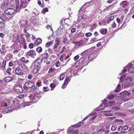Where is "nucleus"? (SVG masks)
<instances>
[{"label":"nucleus","instance_id":"nucleus-1","mask_svg":"<svg viewBox=\"0 0 134 134\" xmlns=\"http://www.w3.org/2000/svg\"><path fill=\"white\" fill-rule=\"evenodd\" d=\"M15 11L16 12L19 11L21 8H24L27 6V3L26 0H20V3L19 6V0H15Z\"/></svg>","mask_w":134,"mask_h":134},{"label":"nucleus","instance_id":"nucleus-2","mask_svg":"<svg viewBox=\"0 0 134 134\" xmlns=\"http://www.w3.org/2000/svg\"><path fill=\"white\" fill-rule=\"evenodd\" d=\"M41 64V63L39 62V60H37L34 63L32 64L30 68L32 69H33V74H35L40 70Z\"/></svg>","mask_w":134,"mask_h":134},{"label":"nucleus","instance_id":"nucleus-3","mask_svg":"<svg viewBox=\"0 0 134 134\" xmlns=\"http://www.w3.org/2000/svg\"><path fill=\"white\" fill-rule=\"evenodd\" d=\"M123 83L126 85H123L122 87H127L131 85L132 82V79L130 77H128L123 81Z\"/></svg>","mask_w":134,"mask_h":134},{"label":"nucleus","instance_id":"nucleus-4","mask_svg":"<svg viewBox=\"0 0 134 134\" xmlns=\"http://www.w3.org/2000/svg\"><path fill=\"white\" fill-rule=\"evenodd\" d=\"M35 85V83L32 81H29L26 82L23 88L25 90H27Z\"/></svg>","mask_w":134,"mask_h":134},{"label":"nucleus","instance_id":"nucleus-5","mask_svg":"<svg viewBox=\"0 0 134 134\" xmlns=\"http://www.w3.org/2000/svg\"><path fill=\"white\" fill-rule=\"evenodd\" d=\"M131 66L132 64H130L129 65V66L126 67L123 70V73L127 71V69L128 71L130 73L132 74L134 72V68L131 67Z\"/></svg>","mask_w":134,"mask_h":134},{"label":"nucleus","instance_id":"nucleus-6","mask_svg":"<svg viewBox=\"0 0 134 134\" xmlns=\"http://www.w3.org/2000/svg\"><path fill=\"white\" fill-rule=\"evenodd\" d=\"M9 5L8 0H4L1 5L2 8L3 9H4L8 8Z\"/></svg>","mask_w":134,"mask_h":134},{"label":"nucleus","instance_id":"nucleus-7","mask_svg":"<svg viewBox=\"0 0 134 134\" xmlns=\"http://www.w3.org/2000/svg\"><path fill=\"white\" fill-rule=\"evenodd\" d=\"M14 12V9L12 8L7 9L4 11L5 14L10 15L13 14Z\"/></svg>","mask_w":134,"mask_h":134},{"label":"nucleus","instance_id":"nucleus-8","mask_svg":"<svg viewBox=\"0 0 134 134\" xmlns=\"http://www.w3.org/2000/svg\"><path fill=\"white\" fill-rule=\"evenodd\" d=\"M15 73L16 74L18 75H21L23 74V70L19 66H18L16 68Z\"/></svg>","mask_w":134,"mask_h":134},{"label":"nucleus","instance_id":"nucleus-9","mask_svg":"<svg viewBox=\"0 0 134 134\" xmlns=\"http://www.w3.org/2000/svg\"><path fill=\"white\" fill-rule=\"evenodd\" d=\"M14 89V91L18 92L21 93L23 91V89L22 87L20 85L15 86Z\"/></svg>","mask_w":134,"mask_h":134},{"label":"nucleus","instance_id":"nucleus-10","mask_svg":"<svg viewBox=\"0 0 134 134\" xmlns=\"http://www.w3.org/2000/svg\"><path fill=\"white\" fill-rule=\"evenodd\" d=\"M36 52L35 51L31 50L27 53V56H30L31 57L34 58L36 55Z\"/></svg>","mask_w":134,"mask_h":134},{"label":"nucleus","instance_id":"nucleus-11","mask_svg":"<svg viewBox=\"0 0 134 134\" xmlns=\"http://www.w3.org/2000/svg\"><path fill=\"white\" fill-rule=\"evenodd\" d=\"M13 107H9L8 108H6L3 110L2 112L4 114L8 113L9 112H11V111L13 110Z\"/></svg>","mask_w":134,"mask_h":134},{"label":"nucleus","instance_id":"nucleus-12","mask_svg":"<svg viewBox=\"0 0 134 134\" xmlns=\"http://www.w3.org/2000/svg\"><path fill=\"white\" fill-rule=\"evenodd\" d=\"M20 27H25L26 25L27 21L26 20H22L19 22Z\"/></svg>","mask_w":134,"mask_h":134},{"label":"nucleus","instance_id":"nucleus-13","mask_svg":"<svg viewBox=\"0 0 134 134\" xmlns=\"http://www.w3.org/2000/svg\"><path fill=\"white\" fill-rule=\"evenodd\" d=\"M5 46L3 44L1 46V48L0 51L2 54H4V53H6L7 50L5 48Z\"/></svg>","mask_w":134,"mask_h":134},{"label":"nucleus","instance_id":"nucleus-14","mask_svg":"<svg viewBox=\"0 0 134 134\" xmlns=\"http://www.w3.org/2000/svg\"><path fill=\"white\" fill-rule=\"evenodd\" d=\"M55 43L53 47L54 50L55 49L57 48L58 46L59 45L60 42V40L56 38L55 41Z\"/></svg>","mask_w":134,"mask_h":134},{"label":"nucleus","instance_id":"nucleus-15","mask_svg":"<svg viewBox=\"0 0 134 134\" xmlns=\"http://www.w3.org/2000/svg\"><path fill=\"white\" fill-rule=\"evenodd\" d=\"M0 17L3 19V20H9L10 19V18L7 17L6 16L5 14L3 13H2L0 14Z\"/></svg>","mask_w":134,"mask_h":134},{"label":"nucleus","instance_id":"nucleus-16","mask_svg":"<svg viewBox=\"0 0 134 134\" xmlns=\"http://www.w3.org/2000/svg\"><path fill=\"white\" fill-rule=\"evenodd\" d=\"M121 96L125 97L126 96H128L130 94V93L126 91H124L120 93Z\"/></svg>","mask_w":134,"mask_h":134},{"label":"nucleus","instance_id":"nucleus-17","mask_svg":"<svg viewBox=\"0 0 134 134\" xmlns=\"http://www.w3.org/2000/svg\"><path fill=\"white\" fill-rule=\"evenodd\" d=\"M48 54L47 52V50H46L45 53L43 54H41L42 56L43 57V59H47L48 58Z\"/></svg>","mask_w":134,"mask_h":134},{"label":"nucleus","instance_id":"nucleus-18","mask_svg":"<svg viewBox=\"0 0 134 134\" xmlns=\"http://www.w3.org/2000/svg\"><path fill=\"white\" fill-rule=\"evenodd\" d=\"M2 104L5 107L8 106L9 105V101L8 100H6L5 102L3 101L2 102Z\"/></svg>","mask_w":134,"mask_h":134},{"label":"nucleus","instance_id":"nucleus-19","mask_svg":"<svg viewBox=\"0 0 134 134\" xmlns=\"http://www.w3.org/2000/svg\"><path fill=\"white\" fill-rule=\"evenodd\" d=\"M105 113H104V115L106 116H112L113 115L112 113H111V110L104 111Z\"/></svg>","mask_w":134,"mask_h":134},{"label":"nucleus","instance_id":"nucleus-20","mask_svg":"<svg viewBox=\"0 0 134 134\" xmlns=\"http://www.w3.org/2000/svg\"><path fill=\"white\" fill-rule=\"evenodd\" d=\"M12 80V77L8 76L4 78V81L6 82H8Z\"/></svg>","mask_w":134,"mask_h":134},{"label":"nucleus","instance_id":"nucleus-21","mask_svg":"<svg viewBox=\"0 0 134 134\" xmlns=\"http://www.w3.org/2000/svg\"><path fill=\"white\" fill-rule=\"evenodd\" d=\"M114 18V16H112L110 17H109L108 18L107 20V23L108 24H109L110 22L113 21Z\"/></svg>","mask_w":134,"mask_h":134},{"label":"nucleus","instance_id":"nucleus-22","mask_svg":"<svg viewBox=\"0 0 134 134\" xmlns=\"http://www.w3.org/2000/svg\"><path fill=\"white\" fill-rule=\"evenodd\" d=\"M21 61L23 63L27 64L29 62V60L27 59L24 57H23L21 59Z\"/></svg>","mask_w":134,"mask_h":134},{"label":"nucleus","instance_id":"nucleus-23","mask_svg":"<svg viewBox=\"0 0 134 134\" xmlns=\"http://www.w3.org/2000/svg\"><path fill=\"white\" fill-rule=\"evenodd\" d=\"M7 61L3 60V61L2 64H1V68L3 70L5 69Z\"/></svg>","mask_w":134,"mask_h":134},{"label":"nucleus","instance_id":"nucleus-24","mask_svg":"<svg viewBox=\"0 0 134 134\" xmlns=\"http://www.w3.org/2000/svg\"><path fill=\"white\" fill-rule=\"evenodd\" d=\"M100 32L102 34H105L107 32V30L106 29H100Z\"/></svg>","mask_w":134,"mask_h":134},{"label":"nucleus","instance_id":"nucleus-25","mask_svg":"<svg viewBox=\"0 0 134 134\" xmlns=\"http://www.w3.org/2000/svg\"><path fill=\"white\" fill-rule=\"evenodd\" d=\"M53 43V41H51L47 42L45 44V47L48 48Z\"/></svg>","mask_w":134,"mask_h":134},{"label":"nucleus","instance_id":"nucleus-26","mask_svg":"<svg viewBox=\"0 0 134 134\" xmlns=\"http://www.w3.org/2000/svg\"><path fill=\"white\" fill-rule=\"evenodd\" d=\"M42 40L40 38H37L36 41H35V43L36 44H40L41 43Z\"/></svg>","mask_w":134,"mask_h":134},{"label":"nucleus","instance_id":"nucleus-27","mask_svg":"<svg viewBox=\"0 0 134 134\" xmlns=\"http://www.w3.org/2000/svg\"><path fill=\"white\" fill-rule=\"evenodd\" d=\"M120 5L124 8H125L126 5V3L125 1H123L120 4Z\"/></svg>","mask_w":134,"mask_h":134},{"label":"nucleus","instance_id":"nucleus-28","mask_svg":"<svg viewBox=\"0 0 134 134\" xmlns=\"http://www.w3.org/2000/svg\"><path fill=\"white\" fill-rule=\"evenodd\" d=\"M117 126L115 124H114L111 127V130L112 131H115L116 129Z\"/></svg>","mask_w":134,"mask_h":134},{"label":"nucleus","instance_id":"nucleus-29","mask_svg":"<svg viewBox=\"0 0 134 134\" xmlns=\"http://www.w3.org/2000/svg\"><path fill=\"white\" fill-rule=\"evenodd\" d=\"M22 68L23 70L25 72H27L29 70V68L25 66L22 67Z\"/></svg>","mask_w":134,"mask_h":134},{"label":"nucleus","instance_id":"nucleus-30","mask_svg":"<svg viewBox=\"0 0 134 134\" xmlns=\"http://www.w3.org/2000/svg\"><path fill=\"white\" fill-rule=\"evenodd\" d=\"M4 20L0 17V27H1L4 26L3 24Z\"/></svg>","mask_w":134,"mask_h":134},{"label":"nucleus","instance_id":"nucleus-31","mask_svg":"<svg viewBox=\"0 0 134 134\" xmlns=\"http://www.w3.org/2000/svg\"><path fill=\"white\" fill-rule=\"evenodd\" d=\"M120 108L119 107H116L115 106L113 107L111 109V110L113 111V110H114V111H117Z\"/></svg>","mask_w":134,"mask_h":134},{"label":"nucleus","instance_id":"nucleus-32","mask_svg":"<svg viewBox=\"0 0 134 134\" xmlns=\"http://www.w3.org/2000/svg\"><path fill=\"white\" fill-rule=\"evenodd\" d=\"M12 70V69L11 68H9L5 70L6 72L8 74H11V72Z\"/></svg>","mask_w":134,"mask_h":134},{"label":"nucleus","instance_id":"nucleus-33","mask_svg":"<svg viewBox=\"0 0 134 134\" xmlns=\"http://www.w3.org/2000/svg\"><path fill=\"white\" fill-rule=\"evenodd\" d=\"M36 51L38 52H41L42 51V49L41 47H38L36 48Z\"/></svg>","mask_w":134,"mask_h":134},{"label":"nucleus","instance_id":"nucleus-34","mask_svg":"<svg viewBox=\"0 0 134 134\" xmlns=\"http://www.w3.org/2000/svg\"><path fill=\"white\" fill-rule=\"evenodd\" d=\"M93 115V114H90V115L87 116L83 120V121L81 122H80V123H83V121H84L87 119L90 116H92Z\"/></svg>","mask_w":134,"mask_h":134},{"label":"nucleus","instance_id":"nucleus-35","mask_svg":"<svg viewBox=\"0 0 134 134\" xmlns=\"http://www.w3.org/2000/svg\"><path fill=\"white\" fill-rule=\"evenodd\" d=\"M42 82L40 80H38L36 83V85L38 87H40L41 86Z\"/></svg>","mask_w":134,"mask_h":134},{"label":"nucleus","instance_id":"nucleus-36","mask_svg":"<svg viewBox=\"0 0 134 134\" xmlns=\"http://www.w3.org/2000/svg\"><path fill=\"white\" fill-rule=\"evenodd\" d=\"M115 102L114 101H110L108 103V105H109L112 106L114 105Z\"/></svg>","mask_w":134,"mask_h":134},{"label":"nucleus","instance_id":"nucleus-37","mask_svg":"<svg viewBox=\"0 0 134 134\" xmlns=\"http://www.w3.org/2000/svg\"><path fill=\"white\" fill-rule=\"evenodd\" d=\"M126 74H125L121 76L120 79V82H121L124 80L123 78L126 76Z\"/></svg>","mask_w":134,"mask_h":134},{"label":"nucleus","instance_id":"nucleus-38","mask_svg":"<svg viewBox=\"0 0 134 134\" xmlns=\"http://www.w3.org/2000/svg\"><path fill=\"white\" fill-rule=\"evenodd\" d=\"M65 75L64 74H61L60 75V80H63L64 78H65Z\"/></svg>","mask_w":134,"mask_h":134},{"label":"nucleus","instance_id":"nucleus-39","mask_svg":"<svg viewBox=\"0 0 134 134\" xmlns=\"http://www.w3.org/2000/svg\"><path fill=\"white\" fill-rule=\"evenodd\" d=\"M121 88V86L119 84L117 87V89L116 90H115V91L116 92H119V91L120 90Z\"/></svg>","mask_w":134,"mask_h":134},{"label":"nucleus","instance_id":"nucleus-40","mask_svg":"<svg viewBox=\"0 0 134 134\" xmlns=\"http://www.w3.org/2000/svg\"><path fill=\"white\" fill-rule=\"evenodd\" d=\"M97 41L96 38H92L90 41V42L91 43H93Z\"/></svg>","mask_w":134,"mask_h":134},{"label":"nucleus","instance_id":"nucleus-41","mask_svg":"<svg viewBox=\"0 0 134 134\" xmlns=\"http://www.w3.org/2000/svg\"><path fill=\"white\" fill-rule=\"evenodd\" d=\"M68 130L69 132L71 133L73 130V129L72 127H71L68 128Z\"/></svg>","mask_w":134,"mask_h":134},{"label":"nucleus","instance_id":"nucleus-42","mask_svg":"<svg viewBox=\"0 0 134 134\" xmlns=\"http://www.w3.org/2000/svg\"><path fill=\"white\" fill-rule=\"evenodd\" d=\"M104 130L102 129L99 130L97 132L98 134H102V133L104 132Z\"/></svg>","mask_w":134,"mask_h":134},{"label":"nucleus","instance_id":"nucleus-43","mask_svg":"<svg viewBox=\"0 0 134 134\" xmlns=\"http://www.w3.org/2000/svg\"><path fill=\"white\" fill-rule=\"evenodd\" d=\"M107 7H108V9L109 10H111L112 9V8H113V5L111 4Z\"/></svg>","mask_w":134,"mask_h":134},{"label":"nucleus","instance_id":"nucleus-44","mask_svg":"<svg viewBox=\"0 0 134 134\" xmlns=\"http://www.w3.org/2000/svg\"><path fill=\"white\" fill-rule=\"evenodd\" d=\"M88 53V50H85L81 53V55L82 56H83L85 54L87 53Z\"/></svg>","mask_w":134,"mask_h":134},{"label":"nucleus","instance_id":"nucleus-45","mask_svg":"<svg viewBox=\"0 0 134 134\" xmlns=\"http://www.w3.org/2000/svg\"><path fill=\"white\" fill-rule=\"evenodd\" d=\"M68 84V83L66 82L65 83V82H64V83L62 85V88H65Z\"/></svg>","mask_w":134,"mask_h":134},{"label":"nucleus","instance_id":"nucleus-46","mask_svg":"<svg viewBox=\"0 0 134 134\" xmlns=\"http://www.w3.org/2000/svg\"><path fill=\"white\" fill-rule=\"evenodd\" d=\"M34 47V44L33 43H30L29 45V47L31 49L33 48Z\"/></svg>","mask_w":134,"mask_h":134},{"label":"nucleus","instance_id":"nucleus-47","mask_svg":"<svg viewBox=\"0 0 134 134\" xmlns=\"http://www.w3.org/2000/svg\"><path fill=\"white\" fill-rule=\"evenodd\" d=\"M92 35V33L90 32H88V33H86L85 34L86 36L87 37H89L91 36Z\"/></svg>","mask_w":134,"mask_h":134},{"label":"nucleus","instance_id":"nucleus-48","mask_svg":"<svg viewBox=\"0 0 134 134\" xmlns=\"http://www.w3.org/2000/svg\"><path fill=\"white\" fill-rule=\"evenodd\" d=\"M31 89L33 90H35L37 88V86L34 85L33 86L31 87Z\"/></svg>","mask_w":134,"mask_h":134},{"label":"nucleus","instance_id":"nucleus-49","mask_svg":"<svg viewBox=\"0 0 134 134\" xmlns=\"http://www.w3.org/2000/svg\"><path fill=\"white\" fill-rule=\"evenodd\" d=\"M33 77V76L32 74H29L27 75V78L29 79H31Z\"/></svg>","mask_w":134,"mask_h":134},{"label":"nucleus","instance_id":"nucleus-50","mask_svg":"<svg viewBox=\"0 0 134 134\" xmlns=\"http://www.w3.org/2000/svg\"><path fill=\"white\" fill-rule=\"evenodd\" d=\"M123 130L122 126H119L118 129V131H120Z\"/></svg>","mask_w":134,"mask_h":134},{"label":"nucleus","instance_id":"nucleus-51","mask_svg":"<svg viewBox=\"0 0 134 134\" xmlns=\"http://www.w3.org/2000/svg\"><path fill=\"white\" fill-rule=\"evenodd\" d=\"M111 25L113 28H115L116 27V24L115 23V22L114 21L112 24Z\"/></svg>","mask_w":134,"mask_h":134},{"label":"nucleus","instance_id":"nucleus-52","mask_svg":"<svg viewBox=\"0 0 134 134\" xmlns=\"http://www.w3.org/2000/svg\"><path fill=\"white\" fill-rule=\"evenodd\" d=\"M43 89L44 90V91L45 92L48 91L49 90V89L47 87H43Z\"/></svg>","mask_w":134,"mask_h":134},{"label":"nucleus","instance_id":"nucleus-53","mask_svg":"<svg viewBox=\"0 0 134 134\" xmlns=\"http://www.w3.org/2000/svg\"><path fill=\"white\" fill-rule=\"evenodd\" d=\"M18 101L16 100V101H14V105H16V106H18Z\"/></svg>","mask_w":134,"mask_h":134},{"label":"nucleus","instance_id":"nucleus-54","mask_svg":"<svg viewBox=\"0 0 134 134\" xmlns=\"http://www.w3.org/2000/svg\"><path fill=\"white\" fill-rule=\"evenodd\" d=\"M69 77H66L65 79V83L66 82L68 83H69L68 81L69 80Z\"/></svg>","mask_w":134,"mask_h":134},{"label":"nucleus","instance_id":"nucleus-55","mask_svg":"<svg viewBox=\"0 0 134 134\" xmlns=\"http://www.w3.org/2000/svg\"><path fill=\"white\" fill-rule=\"evenodd\" d=\"M79 58V56L78 55L75 56L74 58V59L75 61H76Z\"/></svg>","mask_w":134,"mask_h":134},{"label":"nucleus","instance_id":"nucleus-56","mask_svg":"<svg viewBox=\"0 0 134 134\" xmlns=\"http://www.w3.org/2000/svg\"><path fill=\"white\" fill-rule=\"evenodd\" d=\"M114 97L113 95H109L108 97V98L109 99H111L114 98Z\"/></svg>","mask_w":134,"mask_h":134},{"label":"nucleus","instance_id":"nucleus-57","mask_svg":"<svg viewBox=\"0 0 134 134\" xmlns=\"http://www.w3.org/2000/svg\"><path fill=\"white\" fill-rule=\"evenodd\" d=\"M78 130H75L71 133V134H78Z\"/></svg>","mask_w":134,"mask_h":134},{"label":"nucleus","instance_id":"nucleus-58","mask_svg":"<svg viewBox=\"0 0 134 134\" xmlns=\"http://www.w3.org/2000/svg\"><path fill=\"white\" fill-rule=\"evenodd\" d=\"M129 112L131 113H134V108L132 109L131 110H128Z\"/></svg>","mask_w":134,"mask_h":134},{"label":"nucleus","instance_id":"nucleus-59","mask_svg":"<svg viewBox=\"0 0 134 134\" xmlns=\"http://www.w3.org/2000/svg\"><path fill=\"white\" fill-rule=\"evenodd\" d=\"M97 26V25L96 24H94L92 26H91V28H92V29H93L94 28H95Z\"/></svg>","mask_w":134,"mask_h":134},{"label":"nucleus","instance_id":"nucleus-60","mask_svg":"<svg viewBox=\"0 0 134 134\" xmlns=\"http://www.w3.org/2000/svg\"><path fill=\"white\" fill-rule=\"evenodd\" d=\"M54 70V69H53V68H51L49 69V70L48 72L49 73H51L52 71H53Z\"/></svg>","mask_w":134,"mask_h":134},{"label":"nucleus","instance_id":"nucleus-61","mask_svg":"<svg viewBox=\"0 0 134 134\" xmlns=\"http://www.w3.org/2000/svg\"><path fill=\"white\" fill-rule=\"evenodd\" d=\"M128 127L127 126H125L123 127V130L125 131L127 130Z\"/></svg>","mask_w":134,"mask_h":134},{"label":"nucleus","instance_id":"nucleus-62","mask_svg":"<svg viewBox=\"0 0 134 134\" xmlns=\"http://www.w3.org/2000/svg\"><path fill=\"white\" fill-rule=\"evenodd\" d=\"M76 31V29L75 28H74L71 29V32H74Z\"/></svg>","mask_w":134,"mask_h":134},{"label":"nucleus","instance_id":"nucleus-63","mask_svg":"<svg viewBox=\"0 0 134 134\" xmlns=\"http://www.w3.org/2000/svg\"><path fill=\"white\" fill-rule=\"evenodd\" d=\"M68 40L67 38H65L64 39L63 41L64 43H66Z\"/></svg>","mask_w":134,"mask_h":134},{"label":"nucleus","instance_id":"nucleus-64","mask_svg":"<svg viewBox=\"0 0 134 134\" xmlns=\"http://www.w3.org/2000/svg\"><path fill=\"white\" fill-rule=\"evenodd\" d=\"M50 86L51 87L54 88L55 87V85L54 84H51L50 85Z\"/></svg>","mask_w":134,"mask_h":134}]
</instances>
